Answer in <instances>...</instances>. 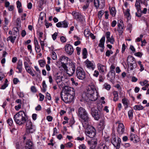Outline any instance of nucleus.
Listing matches in <instances>:
<instances>
[{"label":"nucleus","instance_id":"29","mask_svg":"<svg viewBox=\"0 0 149 149\" xmlns=\"http://www.w3.org/2000/svg\"><path fill=\"white\" fill-rule=\"evenodd\" d=\"M94 0H86L85 5L82 8L84 10H85L89 7L90 4H92Z\"/></svg>","mask_w":149,"mask_h":149},{"label":"nucleus","instance_id":"16","mask_svg":"<svg viewBox=\"0 0 149 149\" xmlns=\"http://www.w3.org/2000/svg\"><path fill=\"white\" fill-rule=\"evenodd\" d=\"M85 66L88 69L93 70L95 68V65L94 63L87 59L84 62Z\"/></svg>","mask_w":149,"mask_h":149},{"label":"nucleus","instance_id":"9","mask_svg":"<svg viewBox=\"0 0 149 149\" xmlns=\"http://www.w3.org/2000/svg\"><path fill=\"white\" fill-rule=\"evenodd\" d=\"M75 64L71 63L69 64V67H68L66 66V68L63 69L67 73L69 76H72L74 73L75 71Z\"/></svg>","mask_w":149,"mask_h":149},{"label":"nucleus","instance_id":"38","mask_svg":"<svg viewBox=\"0 0 149 149\" xmlns=\"http://www.w3.org/2000/svg\"><path fill=\"white\" fill-rule=\"evenodd\" d=\"M6 122L9 126L10 127H13L14 125L13 124V121L11 118H9L7 120Z\"/></svg>","mask_w":149,"mask_h":149},{"label":"nucleus","instance_id":"15","mask_svg":"<svg viewBox=\"0 0 149 149\" xmlns=\"http://www.w3.org/2000/svg\"><path fill=\"white\" fill-rule=\"evenodd\" d=\"M26 132L27 133H32L35 130V128L31 121L28 120L26 123Z\"/></svg>","mask_w":149,"mask_h":149},{"label":"nucleus","instance_id":"50","mask_svg":"<svg viewBox=\"0 0 149 149\" xmlns=\"http://www.w3.org/2000/svg\"><path fill=\"white\" fill-rule=\"evenodd\" d=\"M134 58L131 56H129L127 58V62L130 63L134 59Z\"/></svg>","mask_w":149,"mask_h":149},{"label":"nucleus","instance_id":"5","mask_svg":"<svg viewBox=\"0 0 149 149\" xmlns=\"http://www.w3.org/2000/svg\"><path fill=\"white\" fill-rule=\"evenodd\" d=\"M116 137L115 133L114 132H112L111 135V142L116 148V149H119L121 142V140L119 137H118L117 139Z\"/></svg>","mask_w":149,"mask_h":149},{"label":"nucleus","instance_id":"51","mask_svg":"<svg viewBox=\"0 0 149 149\" xmlns=\"http://www.w3.org/2000/svg\"><path fill=\"white\" fill-rule=\"evenodd\" d=\"M128 65V69H130V70H132L134 68H135L137 66V65L135 66H134V65L131 64H127Z\"/></svg>","mask_w":149,"mask_h":149},{"label":"nucleus","instance_id":"55","mask_svg":"<svg viewBox=\"0 0 149 149\" xmlns=\"http://www.w3.org/2000/svg\"><path fill=\"white\" fill-rule=\"evenodd\" d=\"M98 149H107V147L104 144H100L99 146Z\"/></svg>","mask_w":149,"mask_h":149},{"label":"nucleus","instance_id":"10","mask_svg":"<svg viewBox=\"0 0 149 149\" xmlns=\"http://www.w3.org/2000/svg\"><path fill=\"white\" fill-rule=\"evenodd\" d=\"M117 31L119 36L122 35L123 33L125 31V26L123 20L120 19L118 21Z\"/></svg>","mask_w":149,"mask_h":149},{"label":"nucleus","instance_id":"19","mask_svg":"<svg viewBox=\"0 0 149 149\" xmlns=\"http://www.w3.org/2000/svg\"><path fill=\"white\" fill-rule=\"evenodd\" d=\"M124 131L125 127L123 124L119 123L117 129V131L118 134L120 135H122L124 133Z\"/></svg>","mask_w":149,"mask_h":149},{"label":"nucleus","instance_id":"32","mask_svg":"<svg viewBox=\"0 0 149 149\" xmlns=\"http://www.w3.org/2000/svg\"><path fill=\"white\" fill-rule=\"evenodd\" d=\"M16 38V36H13L11 35L10 36H8V38H7V41H8L9 40H10V41L13 43H14L15 40Z\"/></svg>","mask_w":149,"mask_h":149},{"label":"nucleus","instance_id":"1","mask_svg":"<svg viewBox=\"0 0 149 149\" xmlns=\"http://www.w3.org/2000/svg\"><path fill=\"white\" fill-rule=\"evenodd\" d=\"M63 94L62 91L60 92V97L61 100L66 103L71 102L73 100L75 96L74 89L68 86H65Z\"/></svg>","mask_w":149,"mask_h":149},{"label":"nucleus","instance_id":"60","mask_svg":"<svg viewBox=\"0 0 149 149\" xmlns=\"http://www.w3.org/2000/svg\"><path fill=\"white\" fill-rule=\"evenodd\" d=\"M58 34V33L57 32H55L54 33V34L52 35V37L53 38V39L54 40L56 38V37L57 36Z\"/></svg>","mask_w":149,"mask_h":149},{"label":"nucleus","instance_id":"6","mask_svg":"<svg viewBox=\"0 0 149 149\" xmlns=\"http://www.w3.org/2000/svg\"><path fill=\"white\" fill-rule=\"evenodd\" d=\"M85 129H87L85 131L86 134L88 137L93 138L94 137L96 134L95 128L92 126H89Z\"/></svg>","mask_w":149,"mask_h":149},{"label":"nucleus","instance_id":"21","mask_svg":"<svg viewBox=\"0 0 149 149\" xmlns=\"http://www.w3.org/2000/svg\"><path fill=\"white\" fill-rule=\"evenodd\" d=\"M105 41V37L103 36L100 40V43L98 44V46L102 48L100 49V51L103 52L104 51V44Z\"/></svg>","mask_w":149,"mask_h":149},{"label":"nucleus","instance_id":"44","mask_svg":"<svg viewBox=\"0 0 149 149\" xmlns=\"http://www.w3.org/2000/svg\"><path fill=\"white\" fill-rule=\"evenodd\" d=\"M52 58L54 60H56L57 58V56L56 53L54 51H52L51 55Z\"/></svg>","mask_w":149,"mask_h":149},{"label":"nucleus","instance_id":"30","mask_svg":"<svg viewBox=\"0 0 149 149\" xmlns=\"http://www.w3.org/2000/svg\"><path fill=\"white\" fill-rule=\"evenodd\" d=\"M140 0H136L135 3V7L138 12L141 11V6L140 4Z\"/></svg>","mask_w":149,"mask_h":149},{"label":"nucleus","instance_id":"49","mask_svg":"<svg viewBox=\"0 0 149 149\" xmlns=\"http://www.w3.org/2000/svg\"><path fill=\"white\" fill-rule=\"evenodd\" d=\"M54 101L57 104L58 103V101L60 100V96L59 95H56L54 97Z\"/></svg>","mask_w":149,"mask_h":149},{"label":"nucleus","instance_id":"23","mask_svg":"<svg viewBox=\"0 0 149 149\" xmlns=\"http://www.w3.org/2000/svg\"><path fill=\"white\" fill-rule=\"evenodd\" d=\"M130 140L132 141L134 140V143H136L140 141L139 137L136 135L131 134L130 135Z\"/></svg>","mask_w":149,"mask_h":149},{"label":"nucleus","instance_id":"53","mask_svg":"<svg viewBox=\"0 0 149 149\" xmlns=\"http://www.w3.org/2000/svg\"><path fill=\"white\" fill-rule=\"evenodd\" d=\"M138 63L140 68V70L141 72L144 70V68L143 67V65L141 64V61H139Z\"/></svg>","mask_w":149,"mask_h":149},{"label":"nucleus","instance_id":"47","mask_svg":"<svg viewBox=\"0 0 149 149\" xmlns=\"http://www.w3.org/2000/svg\"><path fill=\"white\" fill-rule=\"evenodd\" d=\"M104 10H102L98 12V16L99 19H101L102 16L104 15Z\"/></svg>","mask_w":149,"mask_h":149},{"label":"nucleus","instance_id":"59","mask_svg":"<svg viewBox=\"0 0 149 149\" xmlns=\"http://www.w3.org/2000/svg\"><path fill=\"white\" fill-rule=\"evenodd\" d=\"M40 42L41 46V48L42 49V50H44V46H45V43L43 41L41 40L40 39Z\"/></svg>","mask_w":149,"mask_h":149},{"label":"nucleus","instance_id":"48","mask_svg":"<svg viewBox=\"0 0 149 149\" xmlns=\"http://www.w3.org/2000/svg\"><path fill=\"white\" fill-rule=\"evenodd\" d=\"M130 10L129 9H127L125 13V15L127 17V19L130 18Z\"/></svg>","mask_w":149,"mask_h":149},{"label":"nucleus","instance_id":"52","mask_svg":"<svg viewBox=\"0 0 149 149\" xmlns=\"http://www.w3.org/2000/svg\"><path fill=\"white\" fill-rule=\"evenodd\" d=\"M90 33V31L88 30H85L84 33V34L86 37H88Z\"/></svg>","mask_w":149,"mask_h":149},{"label":"nucleus","instance_id":"62","mask_svg":"<svg viewBox=\"0 0 149 149\" xmlns=\"http://www.w3.org/2000/svg\"><path fill=\"white\" fill-rule=\"evenodd\" d=\"M4 24L5 26H7L9 23V20L6 17H4Z\"/></svg>","mask_w":149,"mask_h":149},{"label":"nucleus","instance_id":"17","mask_svg":"<svg viewBox=\"0 0 149 149\" xmlns=\"http://www.w3.org/2000/svg\"><path fill=\"white\" fill-rule=\"evenodd\" d=\"M97 139L95 138L87 141L88 144L90 146V149H94L96 148L97 144Z\"/></svg>","mask_w":149,"mask_h":149},{"label":"nucleus","instance_id":"7","mask_svg":"<svg viewBox=\"0 0 149 149\" xmlns=\"http://www.w3.org/2000/svg\"><path fill=\"white\" fill-rule=\"evenodd\" d=\"M76 74L77 77L79 79L83 80L86 78L85 72L83 68L78 67L76 69Z\"/></svg>","mask_w":149,"mask_h":149},{"label":"nucleus","instance_id":"37","mask_svg":"<svg viewBox=\"0 0 149 149\" xmlns=\"http://www.w3.org/2000/svg\"><path fill=\"white\" fill-rule=\"evenodd\" d=\"M116 10L115 7H112L110 10V14L113 17H114L116 14Z\"/></svg>","mask_w":149,"mask_h":149},{"label":"nucleus","instance_id":"43","mask_svg":"<svg viewBox=\"0 0 149 149\" xmlns=\"http://www.w3.org/2000/svg\"><path fill=\"white\" fill-rule=\"evenodd\" d=\"M104 88L108 91H109L110 89L111 86L110 84L107 83H105L104 85Z\"/></svg>","mask_w":149,"mask_h":149},{"label":"nucleus","instance_id":"13","mask_svg":"<svg viewBox=\"0 0 149 149\" xmlns=\"http://www.w3.org/2000/svg\"><path fill=\"white\" fill-rule=\"evenodd\" d=\"M69 58L65 56L62 55L61 56L59 59V61L61 62V66L62 67L63 69L66 68V66L68 64V61Z\"/></svg>","mask_w":149,"mask_h":149},{"label":"nucleus","instance_id":"2","mask_svg":"<svg viewBox=\"0 0 149 149\" xmlns=\"http://www.w3.org/2000/svg\"><path fill=\"white\" fill-rule=\"evenodd\" d=\"M78 115L81 119L83 127L84 128H87L88 125L90 118L86 111L84 108L80 107L78 109Z\"/></svg>","mask_w":149,"mask_h":149},{"label":"nucleus","instance_id":"3","mask_svg":"<svg viewBox=\"0 0 149 149\" xmlns=\"http://www.w3.org/2000/svg\"><path fill=\"white\" fill-rule=\"evenodd\" d=\"M27 116L26 112L23 111H20L14 116L13 119L16 124L21 125L26 121Z\"/></svg>","mask_w":149,"mask_h":149},{"label":"nucleus","instance_id":"41","mask_svg":"<svg viewBox=\"0 0 149 149\" xmlns=\"http://www.w3.org/2000/svg\"><path fill=\"white\" fill-rule=\"evenodd\" d=\"M106 42L107 43L108 42H110L111 44H113L114 43L115 40L114 39L113 36H111V38H109L107 39Z\"/></svg>","mask_w":149,"mask_h":149},{"label":"nucleus","instance_id":"18","mask_svg":"<svg viewBox=\"0 0 149 149\" xmlns=\"http://www.w3.org/2000/svg\"><path fill=\"white\" fill-rule=\"evenodd\" d=\"M63 75L61 73H57L55 75V80L57 84L59 86L60 83L62 82L63 78Z\"/></svg>","mask_w":149,"mask_h":149},{"label":"nucleus","instance_id":"4","mask_svg":"<svg viewBox=\"0 0 149 149\" xmlns=\"http://www.w3.org/2000/svg\"><path fill=\"white\" fill-rule=\"evenodd\" d=\"M86 95L90 100L95 101L98 98V93L95 86L94 85L89 86L86 92Z\"/></svg>","mask_w":149,"mask_h":149},{"label":"nucleus","instance_id":"28","mask_svg":"<svg viewBox=\"0 0 149 149\" xmlns=\"http://www.w3.org/2000/svg\"><path fill=\"white\" fill-rule=\"evenodd\" d=\"M122 102L123 104L125 109L128 107L130 101L128 99L125 97L123 98L122 100Z\"/></svg>","mask_w":149,"mask_h":149},{"label":"nucleus","instance_id":"36","mask_svg":"<svg viewBox=\"0 0 149 149\" xmlns=\"http://www.w3.org/2000/svg\"><path fill=\"white\" fill-rule=\"evenodd\" d=\"M7 54V52L5 51H3V54L2 56V57L3 58L1 60V63L2 64H4L6 62V59L5 57L6 55Z\"/></svg>","mask_w":149,"mask_h":149},{"label":"nucleus","instance_id":"35","mask_svg":"<svg viewBox=\"0 0 149 149\" xmlns=\"http://www.w3.org/2000/svg\"><path fill=\"white\" fill-rule=\"evenodd\" d=\"M144 108V107L140 104L136 105L134 107V109L136 110H142Z\"/></svg>","mask_w":149,"mask_h":149},{"label":"nucleus","instance_id":"8","mask_svg":"<svg viewBox=\"0 0 149 149\" xmlns=\"http://www.w3.org/2000/svg\"><path fill=\"white\" fill-rule=\"evenodd\" d=\"M115 68V64H111L110 67V71L107 75V77L109 78L108 79L111 81H112L115 78V72L114 70Z\"/></svg>","mask_w":149,"mask_h":149},{"label":"nucleus","instance_id":"54","mask_svg":"<svg viewBox=\"0 0 149 149\" xmlns=\"http://www.w3.org/2000/svg\"><path fill=\"white\" fill-rule=\"evenodd\" d=\"M117 107L116 108V111H120L121 110V109L122 108V106L121 104L120 103H118V104H117Z\"/></svg>","mask_w":149,"mask_h":149},{"label":"nucleus","instance_id":"56","mask_svg":"<svg viewBox=\"0 0 149 149\" xmlns=\"http://www.w3.org/2000/svg\"><path fill=\"white\" fill-rule=\"evenodd\" d=\"M29 62L26 61H24V67L26 70L28 69V68H30L28 63Z\"/></svg>","mask_w":149,"mask_h":149},{"label":"nucleus","instance_id":"63","mask_svg":"<svg viewBox=\"0 0 149 149\" xmlns=\"http://www.w3.org/2000/svg\"><path fill=\"white\" fill-rule=\"evenodd\" d=\"M104 77L102 75H100L99 77V81L100 82H102L104 81Z\"/></svg>","mask_w":149,"mask_h":149},{"label":"nucleus","instance_id":"46","mask_svg":"<svg viewBox=\"0 0 149 149\" xmlns=\"http://www.w3.org/2000/svg\"><path fill=\"white\" fill-rule=\"evenodd\" d=\"M13 35H16L17 34H18L19 33V31L18 28L16 27H15L13 28Z\"/></svg>","mask_w":149,"mask_h":149},{"label":"nucleus","instance_id":"26","mask_svg":"<svg viewBox=\"0 0 149 149\" xmlns=\"http://www.w3.org/2000/svg\"><path fill=\"white\" fill-rule=\"evenodd\" d=\"M97 68L100 73L104 74L105 71H106V67L100 63L97 64Z\"/></svg>","mask_w":149,"mask_h":149},{"label":"nucleus","instance_id":"42","mask_svg":"<svg viewBox=\"0 0 149 149\" xmlns=\"http://www.w3.org/2000/svg\"><path fill=\"white\" fill-rule=\"evenodd\" d=\"M27 72L29 73L32 77H34L35 74L34 73L33 71L31 69V68H28L26 70Z\"/></svg>","mask_w":149,"mask_h":149},{"label":"nucleus","instance_id":"22","mask_svg":"<svg viewBox=\"0 0 149 149\" xmlns=\"http://www.w3.org/2000/svg\"><path fill=\"white\" fill-rule=\"evenodd\" d=\"M68 23L65 20L59 22L56 24V26L58 27H63L67 28L68 26Z\"/></svg>","mask_w":149,"mask_h":149},{"label":"nucleus","instance_id":"12","mask_svg":"<svg viewBox=\"0 0 149 149\" xmlns=\"http://www.w3.org/2000/svg\"><path fill=\"white\" fill-rule=\"evenodd\" d=\"M91 113L95 120H98L100 117V111L98 109L92 108L91 109Z\"/></svg>","mask_w":149,"mask_h":149},{"label":"nucleus","instance_id":"14","mask_svg":"<svg viewBox=\"0 0 149 149\" xmlns=\"http://www.w3.org/2000/svg\"><path fill=\"white\" fill-rule=\"evenodd\" d=\"M64 49L66 53L69 55H72L74 51L73 46L69 44H65L64 47Z\"/></svg>","mask_w":149,"mask_h":149},{"label":"nucleus","instance_id":"20","mask_svg":"<svg viewBox=\"0 0 149 149\" xmlns=\"http://www.w3.org/2000/svg\"><path fill=\"white\" fill-rule=\"evenodd\" d=\"M105 125V119H102L100 120L97 125V128L99 131L103 130Z\"/></svg>","mask_w":149,"mask_h":149},{"label":"nucleus","instance_id":"31","mask_svg":"<svg viewBox=\"0 0 149 149\" xmlns=\"http://www.w3.org/2000/svg\"><path fill=\"white\" fill-rule=\"evenodd\" d=\"M113 96V101L116 102L118 101L119 99V96L118 92L116 91H114L112 92Z\"/></svg>","mask_w":149,"mask_h":149},{"label":"nucleus","instance_id":"57","mask_svg":"<svg viewBox=\"0 0 149 149\" xmlns=\"http://www.w3.org/2000/svg\"><path fill=\"white\" fill-rule=\"evenodd\" d=\"M72 146L73 144L72 143L70 142L65 144V146L66 148H70Z\"/></svg>","mask_w":149,"mask_h":149},{"label":"nucleus","instance_id":"24","mask_svg":"<svg viewBox=\"0 0 149 149\" xmlns=\"http://www.w3.org/2000/svg\"><path fill=\"white\" fill-rule=\"evenodd\" d=\"M94 4L95 7L96 9H98L99 7H100L101 8H103L105 5V2H104L102 3V5L101 6H100V4L99 0H94Z\"/></svg>","mask_w":149,"mask_h":149},{"label":"nucleus","instance_id":"27","mask_svg":"<svg viewBox=\"0 0 149 149\" xmlns=\"http://www.w3.org/2000/svg\"><path fill=\"white\" fill-rule=\"evenodd\" d=\"M33 147V143L31 140H28L26 143L25 149H32Z\"/></svg>","mask_w":149,"mask_h":149},{"label":"nucleus","instance_id":"33","mask_svg":"<svg viewBox=\"0 0 149 149\" xmlns=\"http://www.w3.org/2000/svg\"><path fill=\"white\" fill-rule=\"evenodd\" d=\"M133 112H134V111L133 110V109H132L128 111V116L129 119L130 120H132L133 118Z\"/></svg>","mask_w":149,"mask_h":149},{"label":"nucleus","instance_id":"11","mask_svg":"<svg viewBox=\"0 0 149 149\" xmlns=\"http://www.w3.org/2000/svg\"><path fill=\"white\" fill-rule=\"evenodd\" d=\"M72 14L74 19L81 23L83 22L85 20L84 17L81 15V13L76 12L75 11H73Z\"/></svg>","mask_w":149,"mask_h":149},{"label":"nucleus","instance_id":"25","mask_svg":"<svg viewBox=\"0 0 149 149\" xmlns=\"http://www.w3.org/2000/svg\"><path fill=\"white\" fill-rule=\"evenodd\" d=\"M22 61H19L17 64L16 69L17 70L16 72L17 73H21L22 71Z\"/></svg>","mask_w":149,"mask_h":149},{"label":"nucleus","instance_id":"39","mask_svg":"<svg viewBox=\"0 0 149 149\" xmlns=\"http://www.w3.org/2000/svg\"><path fill=\"white\" fill-rule=\"evenodd\" d=\"M47 86L45 83V81H43L42 83V91L43 92H45L46 90Z\"/></svg>","mask_w":149,"mask_h":149},{"label":"nucleus","instance_id":"64","mask_svg":"<svg viewBox=\"0 0 149 149\" xmlns=\"http://www.w3.org/2000/svg\"><path fill=\"white\" fill-rule=\"evenodd\" d=\"M16 4L17 8H21L22 6L21 3L19 0H18L17 1Z\"/></svg>","mask_w":149,"mask_h":149},{"label":"nucleus","instance_id":"58","mask_svg":"<svg viewBox=\"0 0 149 149\" xmlns=\"http://www.w3.org/2000/svg\"><path fill=\"white\" fill-rule=\"evenodd\" d=\"M78 148L79 149H87L86 147L84 144L80 145Z\"/></svg>","mask_w":149,"mask_h":149},{"label":"nucleus","instance_id":"61","mask_svg":"<svg viewBox=\"0 0 149 149\" xmlns=\"http://www.w3.org/2000/svg\"><path fill=\"white\" fill-rule=\"evenodd\" d=\"M148 81L147 80H145L143 81H140L139 83V84H141L142 86H143L144 85H145L148 82Z\"/></svg>","mask_w":149,"mask_h":149},{"label":"nucleus","instance_id":"40","mask_svg":"<svg viewBox=\"0 0 149 149\" xmlns=\"http://www.w3.org/2000/svg\"><path fill=\"white\" fill-rule=\"evenodd\" d=\"M35 51L36 53H40L41 50V48L39 44L34 45Z\"/></svg>","mask_w":149,"mask_h":149},{"label":"nucleus","instance_id":"45","mask_svg":"<svg viewBox=\"0 0 149 149\" xmlns=\"http://www.w3.org/2000/svg\"><path fill=\"white\" fill-rule=\"evenodd\" d=\"M38 63L41 67H44L45 64V61L43 60H41L38 61Z\"/></svg>","mask_w":149,"mask_h":149},{"label":"nucleus","instance_id":"34","mask_svg":"<svg viewBox=\"0 0 149 149\" xmlns=\"http://www.w3.org/2000/svg\"><path fill=\"white\" fill-rule=\"evenodd\" d=\"M82 58L86 59L87 58V51L86 48H84L82 50Z\"/></svg>","mask_w":149,"mask_h":149}]
</instances>
